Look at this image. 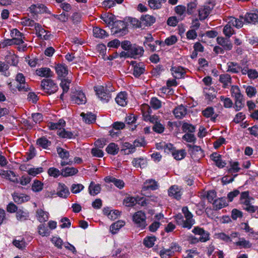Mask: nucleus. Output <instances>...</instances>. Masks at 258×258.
Listing matches in <instances>:
<instances>
[{
    "label": "nucleus",
    "instance_id": "obj_1",
    "mask_svg": "<svg viewBox=\"0 0 258 258\" xmlns=\"http://www.w3.org/2000/svg\"><path fill=\"white\" fill-rule=\"evenodd\" d=\"M182 212L185 220H184L183 217L181 214H179L175 217L176 223L179 225H181L183 228H186L188 229H190L195 223V221L193 219V215L189 211L187 207H183L182 209Z\"/></svg>",
    "mask_w": 258,
    "mask_h": 258
},
{
    "label": "nucleus",
    "instance_id": "obj_2",
    "mask_svg": "<svg viewBox=\"0 0 258 258\" xmlns=\"http://www.w3.org/2000/svg\"><path fill=\"white\" fill-rule=\"evenodd\" d=\"M242 20L236 19L234 17H230L227 24L224 27L223 32L225 36L229 38L234 33V31L232 28L234 26L238 29L243 26Z\"/></svg>",
    "mask_w": 258,
    "mask_h": 258
},
{
    "label": "nucleus",
    "instance_id": "obj_3",
    "mask_svg": "<svg viewBox=\"0 0 258 258\" xmlns=\"http://www.w3.org/2000/svg\"><path fill=\"white\" fill-rule=\"evenodd\" d=\"M98 98L103 103L108 102L111 98L110 92L112 91L111 87H104L102 86H98L94 87Z\"/></svg>",
    "mask_w": 258,
    "mask_h": 258
},
{
    "label": "nucleus",
    "instance_id": "obj_4",
    "mask_svg": "<svg viewBox=\"0 0 258 258\" xmlns=\"http://www.w3.org/2000/svg\"><path fill=\"white\" fill-rule=\"evenodd\" d=\"M253 199L249 197V191H245L241 192L240 195V202L242 204L243 209L250 212L254 213L256 211L254 206L250 204L251 200Z\"/></svg>",
    "mask_w": 258,
    "mask_h": 258
},
{
    "label": "nucleus",
    "instance_id": "obj_5",
    "mask_svg": "<svg viewBox=\"0 0 258 258\" xmlns=\"http://www.w3.org/2000/svg\"><path fill=\"white\" fill-rule=\"evenodd\" d=\"M41 88L45 93L48 95L55 93L58 89L57 84L50 79H43L41 82Z\"/></svg>",
    "mask_w": 258,
    "mask_h": 258
},
{
    "label": "nucleus",
    "instance_id": "obj_6",
    "mask_svg": "<svg viewBox=\"0 0 258 258\" xmlns=\"http://www.w3.org/2000/svg\"><path fill=\"white\" fill-rule=\"evenodd\" d=\"M133 220L136 225L142 229L147 225L146 214L141 211H138L134 214Z\"/></svg>",
    "mask_w": 258,
    "mask_h": 258
},
{
    "label": "nucleus",
    "instance_id": "obj_7",
    "mask_svg": "<svg viewBox=\"0 0 258 258\" xmlns=\"http://www.w3.org/2000/svg\"><path fill=\"white\" fill-rule=\"evenodd\" d=\"M180 247L176 243H172L170 247L167 249L163 248L160 251V255L162 258H168L175 252L180 250Z\"/></svg>",
    "mask_w": 258,
    "mask_h": 258
},
{
    "label": "nucleus",
    "instance_id": "obj_8",
    "mask_svg": "<svg viewBox=\"0 0 258 258\" xmlns=\"http://www.w3.org/2000/svg\"><path fill=\"white\" fill-rule=\"evenodd\" d=\"M192 232L196 235H198L200 237L197 241L205 242L210 239V235L208 232L204 230V229L199 227H195L192 230Z\"/></svg>",
    "mask_w": 258,
    "mask_h": 258
},
{
    "label": "nucleus",
    "instance_id": "obj_9",
    "mask_svg": "<svg viewBox=\"0 0 258 258\" xmlns=\"http://www.w3.org/2000/svg\"><path fill=\"white\" fill-rule=\"evenodd\" d=\"M16 81L19 83L17 88L19 91H27L29 88L28 84L25 82V78L22 73H18L16 77Z\"/></svg>",
    "mask_w": 258,
    "mask_h": 258
},
{
    "label": "nucleus",
    "instance_id": "obj_10",
    "mask_svg": "<svg viewBox=\"0 0 258 258\" xmlns=\"http://www.w3.org/2000/svg\"><path fill=\"white\" fill-rule=\"evenodd\" d=\"M55 69L59 79L64 78L68 74V68L64 64H57L55 67Z\"/></svg>",
    "mask_w": 258,
    "mask_h": 258
},
{
    "label": "nucleus",
    "instance_id": "obj_11",
    "mask_svg": "<svg viewBox=\"0 0 258 258\" xmlns=\"http://www.w3.org/2000/svg\"><path fill=\"white\" fill-rule=\"evenodd\" d=\"M156 21V18L151 15H145L141 17L140 25L138 27L150 26L153 24Z\"/></svg>",
    "mask_w": 258,
    "mask_h": 258
},
{
    "label": "nucleus",
    "instance_id": "obj_12",
    "mask_svg": "<svg viewBox=\"0 0 258 258\" xmlns=\"http://www.w3.org/2000/svg\"><path fill=\"white\" fill-rule=\"evenodd\" d=\"M72 101L74 103L80 104H84L86 102V98L85 94L81 91H77L72 95Z\"/></svg>",
    "mask_w": 258,
    "mask_h": 258
},
{
    "label": "nucleus",
    "instance_id": "obj_13",
    "mask_svg": "<svg viewBox=\"0 0 258 258\" xmlns=\"http://www.w3.org/2000/svg\"><path fill=\"white\" fill-rule=\"evenodd\" d=\"M217 43L222 46L225 50H230L233 45L229 38H225L223 37H218L216 38Z\"/></svg>",
    "mask_w": 258,
    "mask_h": 258
},
{
    "label": "nucleus",
    "instance_id": "obj_14",
    "mask_svg": "<svg viewBox=\"0 0 258 258\" xmlns=\"http://www.w3.org/2000/svg\"><path fill=\"white\" fill-rule=\"evenodd\" d=\"M143 47L135 44L132 45L129 50L131 57L137 58L141 56L144 53Z\"/></svg>",
    "mask_w": 258,
    "mask_h": 258
},
{
    "label": "nucleus",
    "instance_id": "obj_15",
    "mask_svg": "<svg viewBox=\"0 0 258 258\" xmlns=\"http://www.w3.org/2000/svg\"><path fill=\"white\" fill-rule=\"evenodd\" d=\"M158 188V184L157 181L154 179H147L144 183L142 191H144L147 189L154 190Z\"/></svg>",
    "mask_w": 258,
    "mask_h": 258
},
{
    "label": "nucleus",
    "instance_id": "obj_16",
    "mask_svg": "<svg viewBox=\"0 0 258 258\" xmlns=\"http://www.w3.org/2000/svg\"><path fill=\"white\" fill-rule=\"evenodd\" d=\"M173 113L176 118L181 119L187 114V108L185 106L180 105L174 109Z\"/></svg>",
    "mask_w": 258,
    "mask_h": 258
},
{
    "label": "nucleus",
    "instance_id": "obj_17",
    "mask_svg": "<svg viewBox=\"0 0 258 258\" xmlns=\"http://www.w3.org/2000/svg\"><path fill=\"white\" fill-rule=\"evenodd\" d=\"M35 74L38 76L44 78H50L53 76V73L49 68L37 69L35 71Z\"/></svg>",
    "mask_w": 258,
    "mask_h": 258
},
{
    "label": "nucleus",
    "instance_id": "obj_18",
    "mask_svg": "<svg viewBox=\"0 0 258 258\" xmlns=\"http://www.w3.org/2000/svg\"><path fill=\"white\" fill-rule=\"evenodd\" d=\"M240 20L242 19L247 23L255 24L258 20V14L253 13H246L244 17L240 16Z\"/></svg>",
    "mask_w": 258,
    "mask_h": 258
},
{
    "label": "nucleus",
    "instance_id": "obj_19",
    "mask_svg": "<svg viewBox=\"0 0 258 258\" xmlns=\"http://www.w3.org/2000/svg\"><path fill=\"white\" fill-rule=\"evenodd\" d=\"M182 195L181 188L177 185H172L168 189V195L175 199H179Z\"/></svg>",
    "mask_w": 258,
    "mask_h": 258
},
{
    "label": "nucleus",
    "instance_id": "obj_20",
    "mask_svg": "<svg viewBox=\"0 0 258 258\" xmlns=\"http://www.w3.org/2000/svg\"><path fill=\"white\" fill-rule=\"evenodd\" d=\"M133 75L136 77H139L143 74L145 71V67L144 64L142 63H133Z\"/></svg>",
    "mask_w": 258,
    "mask_h": 258
},
{
    "label": "nucleus",
    "instance_id": "obj_21",
    "mask_svg": "<svg viewBox=\"0 0 258 258\" xmlns=\"http://www.w3.org/2000/svg\"><path fill=\"white\" fill-rule=\"evenodd\" d=\"M210 158L219 168H223L226 164L225 162L222 160L221 155L217 153L212 154Z\"/></svg>",
    "mask_w": 258,
    "mask_h": 258
},
{
    "label": "nucleus",
    "instance_id": "obj_22",
    "mask_svg": "<svg viewBox=\"0 0 258 258\" xmlns=\"http://www.w3.org/2000/svg\"><path fill=\"white\" fill-rule=\"evenodd\" d=\"M46 7L42 4L32 5L29 7L30 12L34 14L46 12Z\"/></svg>",
    "mask_w": 258,
    "mask_h": 258
},
{
    "label": "nucleus",
    "instance_id": "obj_23",
    "mask_svg": "<svg viewBox=\"0 0 258 258\" xmlns=\"http://www.w3.org/2000/svg\"><path fill=\"white\" fill-rule=\"evenodd\" d=\"M171 71L175 79H180L182 78L185 74L184 69L180 66L172 67Z\"/></svg>",
    "mask_w": 258,
    "mask_h": 258
},
{
    "label": "nucleus",
    "instance_id": "obj_24",
    "mask_svg": "<svg viewBox=\"0 0 258 258\" xmlns=\"http://www.w3.org/2000/svg\"><path fill=\"white\" fill-rule=\"evenodd\" d=\"M36 216L37 220L40 222L42 223L48 220L49 214L41 209H38L36 211Z\"/></svg>",
    "mask_w": 258,
    "mask_h": 258
},
{
    "label": "nucleus",
    "instance_id": "obj_25",
    "mask_svg": "<svg viewBox=\"0 0 258 258\" xmlns=\"http://www.w3.org/2000/svg\"><path fill=\"white\" fill-rule=\"evenodd\" d=\"M56 194L61 198H67L70 194L68 188L62 183H59Z\"/></svg>",
    "mask_w": 258,
    "mask_h": 258
},
{
    "label": "nucleus",
    "instance_id": "obj_26",
    "mask_svg": "<svg viewBox=\"0 0 258 258\" xmlns=\"http://www.w3.org/2000/svg\"><path fill=\"white\" fill-rule=\"evenodd\" d=\"M61 81L60 83V86L62 89L63 92L60 96V98L63 99V94L67 93L70 89V84L72 80L69 78L61 79Z\"/></svg>",
    "mask_w": 258,
    "mask_h": 258
},
{
    "label": "nucleus",
    "instance_id": "obj_27",
    "mask_svg": "<svg viewBox=\"0 0 258 258\" xmlns=\"http://www.w3.org/2000/svg\"><path fill=\"white\" fill-rule=\"evenodd\" d=\"M116 102L121 106H125L127 103V94L125 92L119 93L115 98Z\"/></svg>",
    "mask_w": 258,
    "mask_h": 258
},
{
    "label": "nucleus",
    "instance_id": "obj_28",
    "mask_svg": "<svg viewBox=\"0 0 258 258\" xmlns=\"http://www.w3.org/2000/svg\"><path fill=\"white\" fill-rule=\"evenodd\" d=\"M219 81L223 84V87L224 88H228L231 84V78L230 76L227 74L220 75L219 76Z\"/></svg>",
    "mask_w": 258,
    "mask_h": 258
},
{
    "label": "nucleus",
    "instance_id": "obj_29",
    "mask_svg": "<svg viewBox=\"0 0 258 258\" xmlns=\"http://www.w3.org/2000/svg\"><path fill=\"white\" fill-rule=\"evenodd\" d=\"M100 18L105 24L109 26H113L115 22L114 16L111 13L104 14L101 16Z\"/></svg>",
    "mask_w": 258,
    "mask_h": 258
},
{
    "label": "nucleus",
    "instance_id": "obj_30",
    "mask_svg": "<svg viewBox=\"0 0 258 258\" xmlns=\"http://www.w3.org/2000/svg\"><path fill=\"white\" fill-rule=\"evenodd\" d=\"M204 93L205 99L209 101H212L216 98V94L213 88H205L204 89Z\"/></svg>",
    "mask_w": 258,
    "mask_h": 258
},
{
    "label": "nucleus",
    "instance_id": "obj_31",
    "mask_svg": "<svg viewBox=\"0 0 258 258\" xmlns=\"http://www.w3.org/2000/svg\"><path fill=\"white\" fill-rule=\"evenodd\" d=\"M213 7L211 8L210 6H204L199 10V16L200 20H205L209 16Z\"/></svg>",
    "mask_w": 258,
    "mask_h": 258
},
{
    "label": "nucleus",
    "instance_id": "obj_32",
    "mask_svg": "<svg viewBox=\"0 0 258 258\" xmlns=\"http://www.w3.org/2000/svg\"><path fill=\"white\" fill-rule=\"evenodd\" d=\"M132 164L136 168H144L146 167L147 162L143 158H134L132 161Z\"/></svg>",
    "mask_w": 258,
    "mask_h": 258
},
{
    "label": "nucleus",
    "instance_id": "obj_33",
    "mask_svg": "<svg viewBox=\"0 0 258 258\" xmlns=\"http://www.w3.org/2000/svg\"><path fill=\"white\" fill-rule=\"evenodd\" d=\"M35 29L36 31V34L38 37L45 40L48 39V36L46 34V30L42 28L40 24L38 23L35 24Z\"/></svg>",
    "mask_w": 258,
    "mask_h": 258
},
{
    "label": "nucleus",
    "instance_id": "obj_34",
    "mask_svg": "<svg viewBox=\"0 0 258 258\" xmlns=\"http://www.w3.org/2000/svg\"><path fill=\"white\" fill-rule=\"evenodd\" d=\"M24 42L23 40L19 39L13 38L12 39L5 40L1 43L2 47H5L7 46H10L13 44L20 45Z\"/></svg>",
    "mask_w": 258,
    "mask_h": 258
},
{
    "label": "nucleus",
    "instance_id": "obj_35",
    "mask_svg": "<svg viewBox=\"0 0 258 258\" xmlns=\"http://www.w3.org/2000/svg\"><path fill=\"white\" fill-rule=\"evenodd\" d=\"M101 191V186L99 184H95L92 181L89 186V194L92 196H95L99 194Z\"/></svg>",
    "mask_w": 258,
    "mask_h": 258
},
{
    "label": "nucleus",
    "instance_id": "obj_36",
    "mask_svg": "<svg viewBox=\"0 0 258 258\" xmlns=\"http://www.w3.org/2000/svg\"><path fill=\"white\" fill-rule=\"evenodd\" d=\"M243 95L234 98V108L236 111L241 110L244 106Z\"/></svg>",
    "mask_w": 258,
    "mask_h": 258
},
{
    "label": "nucleus",
    "instance_id": "obj_37",
    "mask_svg": "<svg viewBox=\"0 0 258 258\" xmlns=\"http://www.w3.org/2000/svg\"><path fill=\"white\" fill-rule=\"evenodd\" d=\"M113 26V28L115 29V30L114 31L115 33L122 32V31H125L126 28V25L122 21H115Z\"/></svg>",
    "mask_w": 258,
    "mask_h": 258
},
{
    "label": "nucleus",
    "instance_id": "obj_38",
    "mask_svg": "<svg viewBox=\"0 0 258 258\" xmlns=\"http://www.w3.org/2000/svg\"><path fill=\"white\" fill-rule=\"evenodd\" d=\"M81 116L83 117L84 121L87 123H92L96 120L95 115L92 113H85L82 112L81 114Z\"/></svg>",
    "mask_w": 258,
    "mask_h": 258
},
{
    "label": "nucleus",
    "instance_id": "obj_39",
    "mask_svg": "<svg viewBox=\"0 0 258 258\" xmlns=\"http://www.w3.org/2000/svg\"><path fill=\"white\" fill-rule=\"evenodd\" d=\"M214 208L216 210L221 209L227 205L225 198L216 199L213 203Z\"/></svg>",
    "mask_w": 258,
    "mask_h": 258
},
{
    "label": "nucleus",
    "instance_id": "obj_40",
    "mask_svg": "<svg viewBox=\"0 0 258 258\" xmlns=\"http://www.w3.org/2000/svg\"><path fill=\"white\" fill-rule=\"evenodd\" d=\"M78 172L77 168L74 167H66L61 170V175L64 177L73 176Z\"/></svg>",
    "mask_w": 258,
    "mask_h": 258
},
{
    "label": "nucleus",
    "instance_id": "obj_41",
    "mask_svg": "<svg viewBox=\"0 0 258 258\" xmlns=\"http://www.w3.org/2000/svg\"><path fill=\"white\" fill-rule=\"evenodd\" d=\"M36 144L43 149H47L51 145V142L45 137H42L37 140Z\"/></svg>",
    "mask_w": 258,
    "mask_h": 258
},
{
    "label": "nucleus",
    "instance_id": "obj_42",
    "mask_svg": "<svg viewBox=\"0 0 258 258\" xmlns=\"http://www.w3.org/2000/svg\"><path fill=\"white\" fill-rule=\"evenodd\" d=\"M234 244L240 247V248H247L251 246V244L248 240H246L244 238H239V240L234 243Z\"/></svg>",
    "mask_w": 258,
    "mask_h": 258
},
{
    "label": "nucleus",
    "instance_id": "obj_43",
    "mask_svg": "<svg viewBox=\"0 0 258 258\" xmlns=\"http://www.w3.org/2000/svg\"><path fill=\"white\" fill-rule=\"evenodd\" d=\"M66 125V122L63 119H59L58 122H50L48 124L49 128L50 130H61Z\"/></svg>",
    "mask_w": 258,
    "mask_h": 258
},
{
    "label": "nucleus",
    "instance_id": "obj_44",
    "mask_svg": "<svg viewBox=\"0 0 258 258\" xmlns=\"http://www.w3.org/2000/svg\"><path fill=\"white\" fill-rule=\"evenodd\" d=\"M187 146L190 149V151L192 155L194 154H197L200 157H202L203 156V151L200 146L190 144H188Z\"/></svg>",
    "mask_w": 258,
    "mask_h": 258
},
{
    "label": "nucleus",
    "instance_id": "obj_45",
    "mask_svg": "<svg viewBox=\"0 0 258 258\" xmlns=\"http://www.w3.org/2000/svg\"><path fill=\"white\" fill-rule=\"evenodd\" d=\"M227 71L232 73H238L240 70L241 68L238 63L234 62H229L227 63Z\"/></svg>",
    "mask_w": 258,
    "mask_h": 258
},
{
    "label": "nucleus",
    "instance_id": "obj_46",
    "mask_svg": "<svg viewBox=\"0 0 258 258\" xmlns=\"http://www.w3.org/2000/svg\"><path fill=\"white\" fill-rule=\"evenodd\" d=\"M140 109L144 119L145 118H147V117H148V116L150 115L152 113V109H151L150 106L147 104H142L141 106Z\"/></svg>",
    "mask_w": 258,
    "mask_h": 258
},
{
    "label": "nucleus",
    "instance_id": "obj_47",
    "mask_svg": "<svg viewBox=\"0 0 258 258\" xmlns=\"http://www.w3.org/2000/svg\"><path fill=\"white\" fill-rule=\"evenodd\" d=\"M106 152L111 155H116L119 151V147L114 143H110L106 148Z\"/></svg>",
    "mask_w": 258,
    "mask_h": 258
},
{
    "label": "nucleus",
    "instance_id": "obj_48",
    "mask_svg": "<svg viewBox=\"0 0 258 258\" xmlns=\"http://www.w3.org/2000/svg\"><path fill=\"white\" fill-rule=\"evenodd\" d=\"M124 222L123 221H118L113 223L110 227V230L113 234L116 233L117 231L124 225Z\"/></svg>",
    "mask_w": 258,
    "mask_h": 258
},
{
    "label": "nucleus",
    "instance_id": "obj_49",
    "mask_svg": "<svg viewBox=\"0 0 258 258\" xmlns=\"http://www.w3.org/2000/svg\"><path fill=\"white\" fill-rule=\"evenodd\" d=\"M94 36L96 38H103L108 36L106 32L99 27H95L93 29Z\"/></svg>",
    "mask_w": 258,
    "mask_h": 258
},
{
    "label": "nucleus",
    "instance_id": "obj_50",
    "mask_svg": "<svg viewBox=\"0 0 258 258\" xmlns=\"http://www.w3.org/2000/svg\"><path fill=\"white\" fill-rule=\"evenodd\" d=\"M121 151L124 154H129L135 152V148L133 146V144H130L128 142H125L123 144V149Z\"/></svg>",
    "mask_w": 258,
    "mask_h": 258
},
{
    "label": "nucleus",
    "instance_id": "obj_51",
    "mask_svg": "<svg viewBox=\"0 0 258 258\" xmlns=\"http://www.w3.org/2000/svg\"><path fill=\"white\" fill-rule=\"evenodd\" d=\"M186 152L184 150H177L176 149L173 152L172 155L177 160H180L183 159L186 155Z\"/></svg>",
    "mask_w": 258,
    "mask_h": 258
},
{
    "label": "nucleus",
    "instance_id": "obj_52",
    "mask_svg": "<svg viewBox=\"0 0 258 258\" xmlns=\"http://www.w3.org/2000/svg\"><path fill=\"white\" fill-rule=\"evenodd\" d=\"M29 213L22 210H19L16 213V218L18 220L23 221L28 219Z\"/></svg>",
    "mask_w": 258,
    "mask_h": 258
},
{
    "label": "nucleus",
    "instance_id": "obj_53",
    "mask_svg": "<svg viewBox=\"0 0 258 258\" xmlns=\"http://www.w3.org/2000/svg\"><path fill=\"white\" fill-rule=\"evenodd\" d=\"M13 197L14 202L18 204H22L25 201H27V197L24 196L23 195L18 194V193H14Z\"/></svg>",
    "mask_w": 258,
    "mask_h": 258
},
{
    "label": "nucleus",
    "instance_id": "obj_54",
    "mask_svg": "<svg viewBox=\"0 0 258 258\" xmlns=\"http://www.w3.org/2000/svg\"><path fill=\"white\" fill-rule=\"evenodd\" d=\"M43 183L38 180H35L32 185V189L35 192H39L42 190Z\"/></svg>",
    "mask_w": 258,
    "mask_h": 258
},
{
    "label": "nucleus",
    "instance_id": "obj_55",
    "mask_svg": "<svg viewBox=\"0 0 258 258\" xmlns=\"http://www.w3.org/2000/svg\"><path fill=\"white\" fill-rule=\"evenodd\" d=\"M57 135L63 138H72L73 136L72 132L67 131L62 127L61 130H57Z\"/></svg>",
    "mask_w": 258,
    "mask_h": 258
},
{
    "label": "nucleus",
    "instance_id": "obj_56",
    "mask_svg": "<svg viewBox=\"0 0 258 258\" xmlns=\"http://www.w3.org/2000/svg\"><path fill=\"white\" fill-rule=\"evenodd\" d=\"M56 151L59 156L63 160L69 158L70 154L68 151L60 147H57Z\"/></svg>",
    "mask_w": 258,
    "mask_h": 258
},
{
    "label": "nucleus",
    "instance_id": "obj_57",
    "mask_svg": "<svg viewBox=\"0 0 258 258\" xmlns=\"http://www.w3.org/2000/svg\"><path fill=\"white\" fill-rule=\"evenodd\" d=\"M148 2L149 6L152 9L156 10L161 8L162 5L159 0H149Z\"/></svg>",
    "mask_w": 258,
    "mask_h": 258
},
{
    "label": "nucleus",
    "instance_id": "obj_58",
    "mask_svg": "<svg viewBox=\"0 0 258 258\" xmlns=\"http://www.w3.org/2000/svg\"><path fill=\"white\" fill-rule=\"evenodd\" d=\"M43 171L42 167L29 168L27 170V173L29 175L35 176L37 174L41 173Z\"/></svg>",
    "mask_w": 258,
    "mask_h": 258
},
{
    "label": "nucleus",
    "instance_id": "obj_59",
    "mask_svg": "<svg viewBox=\"0 0 258 258\" xmlns=\"http://www.w3.org/2000/svg\"><path fill=\"white\" fill-rule=\"evenodd\" d=\"M245 93L248 97L251 98L256 95L257 91L254 87L248 86L245 88Z\"/></svg>",
    "mask_w": 258,
    "mask_h": 258
},
{
    "label": "nucleus",
    "instance_id": "obj_60",
    "mask_svg": "<svg viewBox=\"0 0 258 258\" xmlns=\"http://www.w3.org/2000/svg\"><path fill=\"white\" fill-rule=\"evenodd\" d=\"M150 103L152 108L154 109H158L162 106L161 101L155 97L152 98Z\"/></svg>",
    "mask_w": 258,
    "mask_h": 258
},
{
    "label": "nucleus",
    "instance_id": "obj_61",
    "mask_svg": "<svg viewBox=\"0 0 258 258\" xmlns=\"http://www.w3.org/2000/svg\"><path fill=\"white\" fill-rule=\"evenodd\" d=\"M230 92L231 96L234 98L243 95L241 93L239 88L237 86H232Z\"/></svg>",
    "mask_w": 258,
    "mask_h": 258
},
{
    "label": "nucleus",
    "instance_id": "obj_62",
    "mask_svg": "<svg viewBox=\"0 0 258 258\" xmlns=\"http://www.w3.org/2000/svg\"><path fill=\"white\" fill-rule=\"evenodd\" d=\"M156 238L154 236L146 237L144 240V245L148 247H152L155 244Z\"/></svg>",
    "mask_w": 258,
    "mask_h": 258
},
{
    "label": "nucleus",
    "instance_id": "obj_63",
    "mask_svg": "<svg viewBox=\"0 0 258 258\" xmlns=\"http://www.w3.org/2000/svg\"><path fill=\"white\" fill-rule=\"evenodd\" d=\"M5 178L13 182H14V183H18L19 182V181L18 180V178L17 177L16 174L13 171L9 170L8 172V174H7V175Z\"/></svg>",
    "mask_w": 258,
    "mask_h": 258
},
{
    "label": "nucleus",
    "instance_id": "obj_64",
    "mask_svg": "<svg viewBox=\"0 0 258 258\" xmlns=\"http://www.w3.org/2000/svg\"><path fill=\"white\" fill-rule=\"evenodd\" d=\"M109 181L120 189L122 188L124 186V183L123 181L121 179H116L114 177H111L110 178Z\"/></svg>",
    "mask_w": 258,
    "mask_h": 258
}]
</instances>
